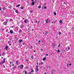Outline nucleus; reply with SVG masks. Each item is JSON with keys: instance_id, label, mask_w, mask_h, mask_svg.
Returning <instances> with one entry per match:
<instances>
[{"instance_id": "1", "label": "nucleus", "mask_w": 74, "mask_h": 74, "mask_svg": "<svg viewBox=\"0 0 74 74\" xmlns=\"http://www.w3.org/2000/svg\"><path fill=\"white\" fill-rule=\"evenodd\" d=\"M51 21V20L49 19H47L46 20V23H49Z\"/></svg>"}, {"instance_id": "2", "label": "nucleus", "mask_w": 74, "mask_h": 74, "mask_svg": "<svg viewBox=\"0 0 74 74\" xmlns=\"http://www.w3.org/2000/svg\"><path fill=\"white\" fill-rule=\"evenodd\" d=\"M33 73H34V70L32 69L31 71L30 72H29L28 74H33Z\"/></svg>"}, {"instance_id": "3", "label": "nucleus", "mask_w": 74, "mask_h": 74, "mask_svg": "<svg viewBox=\"0 0 74 74\" xmlns=\"http://www.w3.org/2000/svg\"><path fill=\"white\" fill-rule=\"evenodd\" d=\"M3 61H2V62H0V63H1V64H4V63H5V58H3Z\"/></svg>"}, {"instance_id": "4", "label": "nucleus", "mask_w": 74, "mask_h": 74, "mask_svg": "<svg viewBox=\"0 0 74 74\" xmlns=\"http://www.w3.org/2000/svg\"><path fill=\"white\" fill-rule=\"evenodd\" d=\"M20 68L21 69H23V64L21 65Z\"/></svg>"}, {"instance_id": "5", "label": "nucleus", "mask_w": 74, "mask_h": 74, "mask_svg": "<svg viewBox=\"0 0 74 74\" xmlns=\"http://www.w3.org/2000/svg\"><path fill=\"white\" fill-rule=\"evenodd\" d=\"M7 22L5 21L3 23V24L4 25H7Z\"/></svg>"}, {"instance_id": "6", "label": "nucleus", "mask_w": 74, "mask_h": 74, "mask_svg": "<svg viewBox=\"0 0 74 74\" xmlns=\"http://www.w3.org/2000/svg\"><path fill=\"white\" fill-rule=\"evenodd\" d=\"M27 21H28V20L27 19L24 21V22H25V23H27Z\"/></svg>"}, {"instance_id": "7", "label": "nucleus", "mask_w": 74, "mask_h": 74, "mask_svg": "<svg viewBox=\"0 0 74 74\" xmlns=\"http://www.w3.org/2000/svg\"><path fill=\"white\" fill-rule=\"evenodd\" d=\"M10 32L11 34H12V33H13V32L12 31V30H10Z\"/></svg>"}, {"instance_id": "8", "label": "nucleus", "mask_w": 74, "mask_h": 74, "mask_svg": "<svg viewBox=\"0 0 74 74\" xmlns=\"http://www.w3.org/2000/svg\"><path fill=\"white\" fill-rule=\"evenodd\" d=\"M22 41H23V40H19V43H21V42H22Z\"/></svg>"}, {"instance_id": "9", "label": "nucleus", "mask_w": 74, "mask_h": 74, "mask_svg": "<svg viewBox=\"0 0 74 74\" xmlns=\"http://www.w3.org/2000/svg\"><path fill=\"white\" fill-rule=\"evenodd\" d=\"M35 71L36 72H38V69H36Z\"/></svg>"}, {"instance_id": "10", "label": "nucleus", "mask_w": 74, "mask_h": 74, "mask_svg": "<svg viewBox=\"0 0 74 74\" xmlns=\"http://www.w3.org/2000/svg\"><path fill=\"white\" fill-rule=\"evenodd\" d=\"M15 12H16V13H17V14H18V13H19V12H18V10H16L15 11Z\"/></svg>"}, {"instance_id": "11", "label": "nucleus", "mask_w": 74, "mask_h": 74, "mask_svg": "<svg viewBox=\"0 0 74 74\" xmlns=\"http://www.w3.org/2000/svg\"><path fill=\"white\" fill-rule=\"evenodd\" d=\"M46 60V58L45 57L43 59V60Z\"/></svg>"}, {"instance_id": "12", "label": "nucleus", "mask_w": 74, "mask_h": 74, "mask_svg": "<svg viewBox=\"0 0 74 74\" xmlns=\"http://www.w3.org/2000/svg\"><path fill=\"white\" fill-rule=\"evenodd\" d=\"M20 8L21 10H23V7L22 6V7H20Z\"/></svg>"}, {"instance_id": "13", "label": "nucleus", "mask_w": 74, "mask_h": 74, "mask_svg": "<svg viewBox=\"0 0 74 74\" xmlns=\"http://www.w3.org/2000/svg\"><path fill=\"white\" fill-rule=\"evenodd\" d=\"M60 23H61V24H62V20H60Z\"/></svg>"}, {"instance_id": "14", "label": "nucleus", "mask_w": 74, "mask_h": 74, "mask_svg": "<svg viewBox=\"0 0 74 74\" xmlns=\"http://www.w3.org/2000/svg\"><path fill=\"white\" fill-rule=\"evenodd\" d=\"M32 5H34V2H32Z\"/></svg>"}, {"instance_id": "15", "label": "nucleus", "mask_w": 74, "mask_h": 74, "mask_svg": "<svg viewBox=\"0 0 74 74\" xmlns=\"http://www.w3.org/2000/svg\"><path fill=\"white\" fill-rule=\"evenodd\" d=\"M3 10H5L6 8H5L3 7Z\"/></svg>"}, {"instance_id": "16", "label": "nucleus", "mask_w": 74, "mask_h": 74, "mask_svg": "<svg viewBox=\"0 0 74 74\" xmlns=\"http://www.w3.org/2000/svg\"><path fill=\"white\" fill-rule=\"evenodd\" d=\"M8 46H7L5 47V49H8Z\"/></svg>"}, {"instance_id": "17", "label": "nucleus", "mask_w": 74, "mask_h": 74, "mask_svg": "<svg viewBox=\"0 0 74 74\" xmlns=\"http://www.w3.org/2000/svg\"><path fill=\"white\" fill-rule=\"evenodd\" d=\"M41 6L40 5H39V6H38V8H41Z\"/></svg>"}, {"instance_id": "18", "label": "nucleus", "mask_w": 74, "mask_h": 74, "mask_svg": "<svg viewBox=\"0 0 74 74\" xmlns=\"http://www.w3.org/2000/svg\"><path fill=\"white\" fill-rule=\"evenodd\" d=\"M31 58H32V59H33V58H34L33 56H32L31 57Z\"/></svg>"}, {"instance_id": "19", "label": "nucleus", "mask_w": 74, "mask_h": 74, "mask_svg": "<svg viewBox=\"0 0 74 74\" xmlns=\"http://www.w3.org/2000/svg\"><path fill=\"white\" fill-rule=\"evenodd\" d=\"M36 69H38V66H36Z\"/></svg>"}, {"instance_id": "20", "label": "nucleus", "mask_w": 74, "mask_h": 74, "mask_svg": "<svg viewBox=\"0 0 74 74\" xmlns=\"http://www.w3.org/2000/svg\"><path fill=\"white\" fill-rule=\"evenodd\" d=\"M54 15H56V13L54 12Z\"/></svg>"}, {"instance_id": "21", "label": "nucleus", "mask_w": 74, "mask_h": 74, "mask_svg": "<svg viewBox=\"0 0 74 74\" xmlns=\"http://www.w3.org/2000/svg\"><path fill=\"white\" fill-rule=\"evenodd\" d=\"M60 52V51L58 49V52L59 53V52Z\"/></svg>"}, {"instance_id": "22", "label": "nucleus", "mask_w": 74, "mask_h": 74, "mask_svg": "<svg viewBox=\"0 0 74 74\" xmlns=\"http://www.w3.org/2000/svg\"><path fill=\"white\" fill-rule=\"evenodd\" d=\"M27 71H25V74H27Z\"/></svg>"}, {"instance_id": "23", "label": "nucleus", "mask_w": 74, "mask_h": 74, "mask_svg": "<svg viewBox=\"0 0 74 74\" xmlns=\"http://www.w3.org/2000/svg\"><path fill=\"white\" fill-rule=\"evenodd\" d=\"M60 34H61V32H60L59 33V34H58V35H60Z\"/></svg>"}, {"instance_id": "24", "label": "nucleus", "mask_w": 74, "mask_h": 74, "mask_svg": "<svg viewBox=\"0 0 74 74\" xmlns=\"http://www.w3.org/2000/svg\"><path fill=\"white\" fill-rule=\"evenodd\" d=\"M19 6H20V4H18V5H16V7H19Z\"/></svg>"}, {"instance_id": "25", "label": "nucleus", "mask_w": 74, "mask_h": 74, "mask_svg": "<svg viewBox=\"0 0 74 74\" xmlns=\"http://www.w3.org/2000/svg\"><path fill=\"white\" fill-rule=\"evenodd\" d=\"M10 21L11 22H12V19H10Z\"/></svg>"}, {"instance_id": "26", "label": "nucleus", "mask_w": 74, "mask_h": 74, "mask_svg": "<svg viewBox=\"0 0 74 74\" xmlns=\"http://www.w3.org/2000/svg\"><path fill=\"white\" fill-rule=\"evenodd\" d=\"M40 64H43V62H41Z\"/></svg>"}, {"instance_id": "27", "label": "nucleus", "mask_w": 74, "mask_h": 74, "mask_svg": "<svg viewBox=\"0 0 74 74\" xmlns=\"http://www.w3.org/2000/svg\"><path fill=\"white\" fill-rule=\"evenodd\" d=\"M46 8H47V7L45 6V7H44V9H46Z\"/></svg>"}, {"instance_id": "28", "label": "nucleus", "mask_w": 74, "mask_h": 74, "mask_svg": "<svg viewBox=\"0 0 74 74\" xmlns=\"http://www.w3.org/2000/svg\"><path fill=\"white\" fill-rule=\"evenodd\" d=\"M35 23H37V21H35Z\"/></svg>"}, {"instance_id": "29", "label": "nucleus", "mask_w": 74, "mask_h": 74, "mask_svg": "<svg viewBox=\"0 0 74 74\" xmlns=\"http://www.w3.org/2000/svg\"><path fill=\"white\" fill-rule=\"evenodd\" d=\"M18 61H16V64H18Z\"/></svg>"}, {"instance_id": "30", "label": "nucleus", "mask_w": 74, "mask_h": 74, "mask_svg": "<svg viewBox=\"0 0 74 74\" xmlns=\"http://www.w3.org/2000/svg\"><path fill=\"white\" fill-rule=\"evenodd\" d=\"M33 12V11L31 10L30 11V12H31V13H32V12Z\"/></svg>"}, {"instance_id": "31", "label": "nucleus", "mask_w": 74, "mask_h": 74, "mask_svg": "<svg viewBox=\"0 0 74 74\" xmlns=\"http://www.w3.org/2000/svg\"><path fill=\"white\" fill-rule=\"evenodd\" d=\"M8 8H9L11 9V7H10V6H9V7H8Z\"/></svg>"}, {"instance_id": "32", "label": "nucleus", "mask_w": 74, "mask_h": 74, "mask_svg": "<svg viewBox=\"0 0 74 74\" xmlns=\"http://www.w3.org/2000/svg\"><path fill=\"white\" fill-rule=\"evenodd\" d=\"M47 33H48V31L46 32L45 34H47Z\"/></svg>"}, {"instance_id": "33", "label": "nucleus", "mask_w": 74, "mask_h": 74, "mask_svg": "<svg viewBox=\"0 0 74 74\" xmlns=\"http://www.w3.org/2000/svg\"><path fill=\"white\" fill-rule=\"evenodd\" d=\"M2 9V8H0V11H1V10Z\"/></svg>"}, {"instance_id": "34", "label": "nucleus", "mask_w": 74, "mask_h": 74, "mask_svg": "<svg viewBox=\"0 0 74 74\" xmlns=\"http://www.w3.org/2000/svg\"><path fill=\"white\" fill-rule=\"evenodd\" d=\"M50 68V66H49L47 67V69H49Z\"/></svg>"}, {"instance_id": "35", "label": "nucleus", "mask_w": 74, "mask_h": 74, "mask_svg": "<svg viewBox=\"0 0 74 74\" xmlns=\"http://www.w3.org/2000/svg\"><path fill=\"white\" fill-rule=\"evenodd\" d=\"M57 21V20H56V21H54V23H56V22Z\"/></svg>"}, {"instance_id": "36", "label": "nucleus", "mask_w": 74, "mask_h": 74, "mask_svg": "<svg viewBox=\"0 0 74 74\" xmlns=\"http://www.w3.org/2000/svg\"><path fill=\"white\" fill-rule=\"evenodd\" d=\"M9 45H10V46H11V45H12V44H11V43H10V44H9Z\"/></svg>"}, {"instance_id": "37", "label": "nucleus", "mask_w": 74, "mask_h": 74, "mask_svg": "<svg viewBox=\"0 0 74 74\" xmlns=\"http://www.w3.org/2000/svg\"><path fill=\"white\" fill-rule=\"evenodd\" d=\"M58 47H60V44H59L58 46Z\"/></svg>"}, {"instance_id": "38", "label": "nucleus", "mask_w": 74, "mask_h": 74, "mask_svg": "<svg viewBox=\"0 0 74 74\" xmlns=\"http://www.w3.org/2000/svg\"><path fill=\"white\" fill-rule=\"evenodd\" d=\"M26 62H27V61H28V60L26 59Z\"/></svg>"}, {"instance_id": "39", "label": "nucleus", "mask_w": 74, "mask_h": 74, "mask_svg": "<svg viewBox=\"0 0 74 74\" xmlns=\"http://www.w3.org/2000/svg\"><path fill=\"white\" fill-rule=\"evenodd\" d=\"M13 9H14V10H15L16 9L15 8H14Z\"/></svg>"}, {"instance_id": "40", "label": "nucleus", "mask_w": 74, "mask_h": 74, "mask_svg": "<svg viewBox=\"0 0 74 74\" xmlns=\"http://www.w3.org/2000/svg\"><path fill=\"white\" fill-rule=\"evenodd\" d=\"M69 64L70 66H71V64Z\"/></svg>"}, {"instance_id": "41", "label": "nucleus", "mask_w": 74, "mask_h": 74, "mask_svg": "<svg viewBox=\"0 0 74 74\" xmlns=\"http://www.w3.org/2000/svg\"><path fill=\"white\" fill-rule=\"evenodd\" d=\"M46 56H48V54H46Z\"/></svg>"}, {"instance_id": "42", "label": "nucleus", "mask_w": 74, "mask_h": 74, "mask_svg": "<svg viewBox=\"0 0 74 74\" xmlns=\"http://www.w3.org/2000/svg\"><path fill=\"white\" fill-rule=\"evenodd\" d=\"M64 4H65V2H64Z\"/></svg>"}, {"instance_id": "43", "label": "nucleus", "mask_w": 74, "mask_h": 74, "mask_svg": "<svg viewBox=\"0 0 74 74\" xmlns=\"http://www.w3.org/2000/svg\"><path fill=\"white\" fill-rule=\"evenodd\" d=\"M69 64H67V67H68V66H69Z\"/></svg>"}, {"instance_id": "44", "label": "nucleus", "mask_w": 74, "mask_h": 74, "mask_svg": "<svg viewBox=\"0 0 74 74\" xmlns=\"http://www.w3.org/2000/svg\"><path fill=\"white\" fill-rule=\"evenodd\" d=\"M3 57H2L1 58V59H3Z\"/></svg>"}, {"instance_id": "45", "label": "nucleus", "mask_w": 74, "mask_h": 74, "mask_svg": "<svg viewBox=\"0 0 74 74\" xmlns=\"http://www.w3.org/2000/svg\"><path fill=\"white\" fill-rule=\"evenodd\" d=\"M32 1H34V0H31Z\"/></svg>"}, {"instance_id": "46", "label": "nucleus", "mask_w": 74, "mask_h": 74, "mask_svg": "<svg viewBox=\"0 0 74 74\" xmlns=\"http://www.w3.org/2000/svg\"><path fill=\"white\" fill-rule=\"evenodd\" d=\"M68 49H70V47H68Z\"/></svg>"}, {"instance_id": "47", "label": "nucleus", "mask_w": 74, "mask_h": 74, "mask_svg": "<svg viewBox=\"0 0 74 74\" xmlns=\"http://www.w3.org/2000/svg\"><path fill=\"white\" fill-rule=\"evenodd\" d=\"M40 21H39L38 22V23H40Z\"/></svg>"}, {"instance_id": "48", "label": "nucleus", "mask_w": 74, "mask_h": 74, "mask_svg": "<svg viewBox=\"0 0 74 74\" xmlns=\"http://www.w3.org/2000/svg\"><path fill=\"white\" fill-rule=\"evenodd\" d=\"M39 42H40V40H39Z\"/></svg>"}, {"instance_id": "49", "label": "nucleus", "mask_w": 74, "mask_h": 74, "mask_svg": "<svg viewBox=\"0 0 74 74\" xmlns=\"http://www.w3.org/2000/svg\"><path fill=\"white\" fill-rule=\"evenodd\" d=\"M38 64V63H37V64Z\"/></svg>"}, {"instance_id": "50", "label": "nucleus", "mask_w": 74, "mask_h": 74, "mask_svg": "<svg viewBox=\"0 0 74 74\" xmlns=\"http://www.w3.org/2000/svg\"><path fill=\"white\" fill-rule=\"evenodd\" d=\"M65 49L66 50H67V48H65Z\"/></svg>"}, {"instance_id": "51", "label": "nucleus", "mask_w": 74, "mask_h": 74, "mask_svg": "<svg viewBox=\"0 0 74 74\" xmlns=\"http://www.w3.org/2000/svg\"><path fill=\"white\" fill-rule=\"evenodd\" d=\"M12 66H14V64H13Z\"/></svg>"}, {"instance_id": "52", "label": "nucleus", "mask_w": 74, "mask_h": 74, "mask_svg": "<svg viewBox=\"0 0 74 74\" xmlns=\"http://www.w3.org/2000/svg\"><path fill=\"white\" fill-rule=\"evenodd\" d=\"M45 74H47V73H45Z\"/></svg>"}, {"instance_id": "53", "label": "nucleus", "mask_w": 74, "mask_h": 74, "mask_svg": "<svg viewBox=\"0 0 74 74\" xmlns=\"http://www.w3.org/2000/svg\"><path fill=\"white\" fill-rule=\"evenodd\" d=\"M4 53H2V54H4Z\"/></svg>"}, {"instance_id": "54", "label": "nucleus", "mask_w": 74, "mask_h": 74, "mask_svg": "<svg viewBox=\"0 0 74 74\" xmlns=\"http://www.w3.org/2000/svg\"><path fill=\"white\" fill-rule=\"evenodd\" d=\"M32 31H33V29H32Z\"/></svg>"}, {"instance_id": "55", "label": "nucleus", "mask_w": 74, "mask_h": 74, "mask_svg": "<svg viewBox=\"0 0 74 74\" xmlns=\"http://www.w3.org/2000/svg\"><path fill=\"white\" fill-rule=\"evenodd\" d=\"M32 23H33V21H32Z\"/></svg>"}, {"instance_id": "56", "label": "nucleus", "mask_w": 74, "mask_h": 74, "mask_svg": "<svg viewBox=\"0 0 74 74\" xmlns=\"http://www.w3.org/2000/svg\"><path fill=\"white\" fill-rule=\"evenodd\" d=\"M12 27H13V26H12Z\"/></svg>"}, {"instance_id": "57", "label": "nucleus", "mask_w": 74, "mask_h": 74, "mask_svg": "<svg viewBox=\"0 0 74 74\" xmlns=\"http://www.w3.org/2000/svg\"><path fill=\"white\" fill-rule=\"evenodd\" d=\"M42 9H43V7H42Z\"/></svg>"}, {"instance_id": "58", "label": "nucleus", "mask_w": 74, "mask_h": 74, "mask_svg": "<svg viewBox=\"0 0 74 74\" xmlns=\"http://www.w3.org/2000/svg\"><path fill=\"white\" fill-rule=\"evenodd\" d=\"M1 56V54H0V56Z\"/></svg>"}, {"instance_id": "59", "label": "nucleus", "mask_w": 74, "mask_h": 74, "mask_svg": "<svg viewBox=\"0 0 74 74\" xmlns=\"http://www.w3.org/2000/svg\"><path fill=\"white\" fill-rule=\"evenodd\" d=\"M43 34H44V33H43Z\"/></svg>"}, {"instance_id": "60", "label": "nucleus", "mask_w": 74, "mask_h": 74, "mask_svg": "<svg viewBox=\"0 0 74 74\" xmlns=\"http://www.w3.org/2000/svg\"><path fill=\"white\" fill-rule=\"evenodd\" d=\"M42 51V49H41Z\"/></svg>"}, {"instance_id": "61", "label": "nucleus", "mask_w": 74, "mask_h": 74, "mask_svg": "<svg viewBox=\"0 0 74 74\" xmlns=\"http://www.w3.org/2000/svg\"><path fill=\"white\" fill-rule=\"evenodd\" d=\"M52 23H53V22H52Z\"/></svg>"}, {"instance_id": "62", "label": "nucleus", "mask_w": 74, "mask_h": 74, "mask_svg": "<svg viewBox=\"0 0 74 74\" xmlns=\"http://www.w3.org/2000/svg\"><path fill=\"white\" fill-rule=\"evenodd\" d=\"M34 51V52H35V51Z\"/></svg>"}, {"instance_id": "63", "label": "nucleus", "mask_w": 74, "mask_h": 74, "mask_svg": "<svg viewBox=\"0 0 74 74\" xmlns=\"http://www.w3.org/2000/svg\"><path fill=\"white\" fill-rule=\"evenodd\" d=\"M51 55H52V54H51Z\"/></svg>"}]
</instances>
